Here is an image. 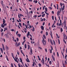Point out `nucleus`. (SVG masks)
Segmentation results:
<instances>
[{
  "label": "nucleus",
  "mask_w": 67,
  "mask_h": 67,
  "mask_svg": "<svg viewBox=\"0 0 67 67\" xmlns=\"http://www.w3.org/2000/svg\"><path fill=\"white\" fill-rule=\"evenodd\" d=\"M43 37L44 38V39H46V36L44 35H43Z\"/></svg>",
  "instance_id": "nucleus-24"
},
{
  "label": "nucleus",
  "mask_w": 67,
  "mask_h": 67,
  "mask_svg": "<svg viewBox=\"0 0 67 67\" xmlns=\"http://www.w3.org/2000/svg\"><path fill=\"white\" fill-rule=\"evenodd\" d=\"M45 20H46V19H45H45H42L41 20V21H45Z\"/></svg>",
  "instance_id": "nucleus-13"
},
{
  "label": "nucleus",
  "mask_w": 67,
  "mask_h": 67,
  "mask_svg": "<svg viewBox=\"0 0 67 67\" xmlns=\"http://www.w3.org/2000/svg\"><path fill=\"white\" fill-rule=\"evenodd\" d=\"M17 35V36H18V37H21V35L20 34H18Z\"/></svg>",
  "instance_id": "nucleus-12"
},
{
  "label": "nucleus",
  "mask_w": 67,
  "mask_h": 67,
  "mask_svg": "<svg viewBox=\"0 0 67 67\" xmlns=\"http://www.w3.org/2000/svg\"><path fill=\"white\" fill-rule=\"evenodd\" d=\"M52 59H53V60L54 61H55V58H54V57L53 56V55H52Z\"/></svg>",
  "instance_id": "nucleus-15"
},
{
  "label": "nucleus",
  "mask_w": 67,
  "mask_h": 67,
  "mask_svg": "<svg viewBox=\"0 0 67 67\" xmlns=\"http://www.w3.org/2000/svg\"><path fill=\"white\" fill-rule=\"evenodd\" d=\"M3 29H1V32H3Z\"/></svg>",
  "instance_id": "nucleus-32"
},
{
  "label": "nucleus",
  "mask_w": 67,
  "mask_h": 67,
  "mask_svg": "<svg viewBox=\"0 0 67 67\" xmlns=\"http://www.w3.org/2000/svg\"><path fill=\"white\" fill-rule=\"evenodd\" d=\"M16 40L17 42H18V41H19V38H16Z\"/></svg>",
  "instance_id": "nucleus-47"
},
{
  "label": "nucleus",
  "mask_w": 67,
  "mask_h": 67,
  "mask_svg": "<svg viewBox=\"0 0 67 67\" xmlns=\"http://www.w3.org/2000/svg\"><path fill=\"white\" fill-rule=\"evenodd\" d=\"M38 65H39V66L40 67L42 66V65H41V64L40 63Z\"/></svg>",
  "instance_id": "nucleus-29"
},
{
  "label": "nucleus",
  "mask_w": 67,
  "mask_h": 67,
  "mask_svg": "<svg viewBox=\"0 0 67 67\" xmlns=\"http://www.w3.org/2000/svg\"><path fill=\"white\" fill-rule=\"evenodd\" d=\"M45 15V14L44 13L42 15V17H44Z\"/></svg>",
  "instance_id": "nucleus-27"
},
{
  "label": "nucleus",
  "mask_w": 67,
  "mask_h": 67,
  "mask_svg": "<svg viewBox=\"0 0 67 67\" xmlns=\"http://www.w3.org/2000/svg\"><path fill=\"white\" fill-rule=\"evenodd\" d=\"M61 32H62V31H63V28H61Z\"/></svg>",
  "instance_id": "nucleus-23"
},
{
  "label": "nucleus",
  "mask_w": 67,
  "mask_h": 67,
  "mask_svg": "<svg viewBox=\"0 0 67 67\" xmlns=\"http://www.w3.org/2000/svg\"><path fill=\"white\" fill-rule=\"evenodd\" d=\"M6 48L7 49V50H9V47L7 46V45H6Z\"/></svg>",
  "instance_id": "nucleus-16"
},
{
  "label": "nucleus",
  "mask_w": 67,
  "mask_h": 67,
  "mask_svg": "<svg viewBox=\"0 0 67 67\" xmlns=\"http://www.w3.org/2000/svg\"><path fill=\"white\" fill-rule=\"evenodd\" d=\"M12 20H13V21H12V22H13V23H14V21H15V20H14V18H12Z\"/></svg>",
  "instance_id": "nucleus-20"
},
{
  "label": "nucleus",
  "mask_w": 67,
  "mask_h": 67,
  "mask_svg": "<svg viewBox=\"0 0 67 67\" xmlns=\"http://www.w3.org/2000/svg\"><path fill=\"white\" fill-rule=\"evenodd\" d=\"M4 34V32H3L1 33V34H2V36H3V34Z\"/></svg>",
  "instance_id": "nucleus-37"
},
{
  "label": "nucleus",
  "mask_w": 67,
  "mask_h": 67,
  "mask_svg": "<svg viewBox=\"0 0 67 67\" xmlns=\"http://www.w3.org/2000/svg\"><path fill=\"white\" fill-rule=\"evenodd\" d=\"M52 13L53 14H54V12L53 11H52Z\"/></svg>",
  "instance_id": "nucleus-58"
},
{
  "label": "nucleus",
  "mask_w": 67,
  "mask_h": 67,
  "mask_svg": "<svg viewBox=\"0 0 67 67\" xmlns=\"http://www.w3.org/2000/svg\"><path fill=\"white\" fill-rule=\"evenodd\" d=\"M0 49L2 53H3V50L2 49V48H1Z\"/></svg>",
  "instance_id": "nucleus-19"
},
{
  "label": "nucleus",
  "mask_w": 67,
  "mask_h": 67,
  "mask_svg": "<svg viewBox=\"0 0 67 67\" xmlns=\"http://www.w3.org/2000/svg\"><path fill=\"white\" fill-rule=\"evenodd\" d=\"M43 40H42V43H43L44 46H45V44H46V41H45L44 40V38H43Z\"/></svg>",
  "instance_id": "nucleus-1"
},
{
  "label": "nucleus",
  "mask_w": 67,
  "mask_h": 67,
  "mask_svg": "<svg viewBox=\"0 0 67 67\" xmlns=\"http://www.w3.org/2000/svg\"><path fill=\"white\" fill-rule=\"evenodd\" d=\"M12 57H13V53H12Z\"/></svg>",
  "instance_id": "nucleus-62"
},
{
  "label": "nucleus",
  "mask_w": 67,
  "mask_h": 67,
  "mask_svg": "<svg viewBox=\"0 0 67 67\" xmlns=\"http://www.w3.org/2000/svg\"><path fill=\"white\" fill-rule=\"evenodd\" d=\"M58 41L59 44H60V41H59V39H58Z\"/></svg>",
  "instance_id": "nucleus-38"
},
{
  "label": "nucleus",
  "mask_w": 67,
  "mask_h": 67,
  "mask_svg": "<svg viewBox=\"0 0 67 67\" xmlns=\"http://www.w3.org/2000/svg\"><path fill=\"white\" fill-rule=\"evenodd\" d=\"M56 5H57V9L58 10V4H56Z\"/></svg>",
  "instance_id": "nucleus-33"
},
{
  "label": "nucleus",
  "mask_w": 67,
  "mask_h": 67,
  "mask_svg": "<svg viewBox=\"0 0 67 67\" xmlns=\"http://www.w3.org/2000/svg\"><path fill=\"white\" fill-rule=\"evenodd\" d=\"M50 65H52V62L51 61H50L49 63Z\"/></svg>",
  "instance_id": "nucleus-28"
},
{
  "label": "nucleus",
  "mask_w": 67,
  "mask_h": 67,
  "mask_svg": "<svg viewBox=\"0 0 67 67\" xmlns=\"http://www.w3.org/2000/svg\"><path fill=\"white\" fill-rule=\"evenodd\" d=\"M49 9H50V10H52V8L51 7H49Z\"/></svg>",
  "instance_id": "nucleus-49"
},
{
  "label": "nucleus",
  "mask_w": 67,
  "mask_h": 67,
  "mask_svg": "<svg viewBox=\"0 0 67 67\" xmlns=\"http://www.w3.org/2000/svg\"><path fill=\"white\" fill-rule=\"evenodd\" d=\"M45 51L46 52H47V49H46V48L45 49Z\"/></svg>",
  "instance_id": "nucleus-61"
},
{
  "label": "nucleus",
  "mask_w": 67,
  "mask_h": 67,
  "mask_svg": "<svg viewBox=\"0 0 67 67\" xmlns=\"http://www.w3.org/2000/svg\"><path fill=\"white\" fill-rule=\"evenodd\" d=\"M11 65L12 67H13V64L12 63H11Z\"/></svg>",
  "instance_id": "nucleus-60"
},
{
  "label": "nucleus",
  "mask_w": 67,
  "mask_h": 67,
  "mask_svg": "<svg viewBox=\"0 0 67 67\" xmlns=\"http://www.w3.org/2000/svg\"><path fill=\"white\" fill-rule=\"evenodd\" d=\"M53 41L54 44V45H55V41L54 40Z\"/></svg>",
  "instance_id": "nucleus-44"
},
{
  "label": "nucleus",
  "mask_w": 67,
  "mask_h": 67,
  "mask_svg": "<svg viewBox=\"0 0 67 67\" xmlns=\"http://www.w3.org/2000/svg\"><path fill=\"white\" fill-rule=\"evenodd\" d=\"M59 13H60V12L59 10L57 12V14H59Z\"/></svg>",
  "instance_id": "nucleus-42"
},
{
  "label": "nucleus",
  "mask_w": 67,
  "mask_h": 67,
  "mask_svg": "<svg viewBox=\"0 0 67 67\" xmlns=\"http://www.w3.org/2000/svg\"><path fill=\"white\" fill-rule=\"evenodd\" d=\"M25 26L26 27V29H27V26L26 24H25Z\"/></svg>",
  "instance_id": "nucleus-45"
},
{
  "label": "nucleus",
  "mask_w": 67,
  "mask_h": 67,
  "mask_svg": "<svg viewBox=\"0 0 67 67\" xmlns=\"http://www.w3.org/2000/svg\"><path fill=\"white\" fill-rule=\"evenodd\" d=\"M31 30H32L33 32H34V31H35V29L34 28V27H33V29H31Z\"/></svg>",
  "instance_id": "nucleus-18"
},
{
  "label": "nucleus",
  "mask_w": 67,
  "mask_h": 67,
  "mask_svg": "<svg viewBox=\"0 0 67 67\" xmlns=\"http://www.w3.org/2000/svg\"><path fill=\"white\" fill-rule=\"evenodd\" d=\"M4 29H5V30H8V28L7 27H6L5 28H4Z\"/></svg>",
  "instance_id": "nucleus-39"
},
{
  "label": "nucleus",
  "mask_w": 67,
  "mask_h": 67,
  "mask_svg": "<svg viewBox=\"0 0 67 67\" xmlns=\"http://www.w3.org/2000/svg\"><path fill=\"white\" fill-rule=\"evenodd\" d=\"M3 24H4L5 23V20H4V19H3Z\"/></svg>",
  "instance_id": "nucleus-11"
},
{
  "label": "nucleus",
  "mask_w": 67,
  "mask_h": 67,
  "mask_svg": "<svg viewBox=\"0 0 67 67\" xmlns=\"http://www.w3.org/2000/svg\"><path fill=\"white\" fill-rule=\"evenodd\" d=\"M30 52L31 53H30V55H32L33 54V53H32V47L30 48Z\"/></svg>",
  "instance_id": "nucleus-4"
},
{
  "label": "nucleus",
  "mask_w": 67,
  "mask_h": 67,
  "mask_svg": "<svg viewBox=\"0 0 67 67\" xmlns=\"http://www.w3.org/2000/svg\"><path fill=\"white\" fill-rule=\"evenodd\" d=\"M20 60L21 62H22V59H21V58H20Z\"/></svg>",
  "instance_id": "nucleus-34"
},
{
  "label": "nucleus",
  "mask_w": 67,
  "mask_h": 67,
  "mask_svg": "<svg viewBox=\"0 0 67 67\" xmlns=\"http://www.w3.org/2000/svg\"><path fill=\"white\" fill-rule=\"evenodd\" d=\"M1 4L2 5L3 8H4V4L3 3V1H1Z\"/></svg>",
  "instance_id": "nucleus-8"
},
{
  "label": "nucleus",
  "mask_w": 67,
  "mask_h": 67,
  "mask_svg": "<svg viewBox=\"0 0 67 67\" xmlns=\"http://www.w3.org/2000/svg\"><path fill=\"white\" fill-rule=\"evenodd\" d=\"M37 3V0H36L35 1V3Z\"/></svg>",
  "instance_id": "nucleus-53"
},
{
  "label": "nucleus",
  "mask_w": 67,
  "mask_h": 67,
  "mask_svg": "<svg viewBox=\"0 0 67 67\" xmlns=\"http://www.w3.org/2000/svg\"><path fill=\"white\" fill-rule=\"evenodd\" d=\"M30 31H29L28 32L27 34L26 35V36L27 37H28V38H29V36L30 35Z\"/></svg>",
  "instance_id": "nucleus-6"
},
{
  "label": "nucleus",
  "mask_w": 67,
  "mask_h": 67,
  "mask_svg": "<svg viewBox=\"0 0 67 67\" xmlns=\"http://www.w3.org/2000/svg\"><path fill=\"white\" fill-rule=\"evenodd\" d=\"M17 26H18V27L19 29H20L21 28L20 27V26H19V25H18Z\"/></svg>",
  "instance_id": "nucleus-48"
},
{
  "label": "nucleus",
  "mask_w": 67,
  "mask_h": 67,
  "mask_svg": "<svg viewBox=\"0 0 67 67\" xmlns=\"http://www.w3.org/2000/svg\"><path fill=\"white\" fill-rule=\"evenodd\" d=\"M41 28L42 30H44V26H41Z\"/></svg>",
  "instance_id": "nucleus-10"
},
{
  "label": "nucleus",
  "mask_w": 67,
  "mask_h": 67,
  "mask_svg": "<svg viewBox=\"0 0 67 67\" xmlns=\"http://www.w3.org/2000/svg\"><path fill=\"white\" fill-rule=\"evenodd\" d=\"M66 20H65V19L63 23V25H64V27H66Z\"/></svg>",
  "instance_id": "nucleus-3"
},
{
  "label": "nucleus",
  "mask_w": 67,
  "mask_h": 67,
  "mask_svg": "<svg viewBox=\"0 0 67 67\" xmlns=\"http://www.w3.org/2000/svg\"><path fill=\"white\" fill-rule=\"evenodd\" d=\"M45 10L46 11V12H47V8L46 7L45 8Z\"/></svg>",
  "instance_id": "nucleus-26"
},
{
  "label": "nucleus",
  "mask_w": 67,
  "mask_h": 67,
  "mask_svg": "<svg viewBox=\"0 0 67 67\" xmlns=\"http://www.w3.org/2000/svg\"><path fill=\"white\" fill-rule=\"evenodd\" d=\"M57 55L58 57H59V54H58V52H57Z\"/></svg>",
  "instance_id": "nucleus-43"
},
{
  "label": "nucleus",
  "mask_w": 67,
  "mask_h": 67,
  "mask_svg": "<svg viewBox=\"0 0 67 67\" xmlns=\"http://www.w3.org/2000/svg\"><path fill=\"white\" fill-rule=\"evenodd\" d=\"M3 25L4 24H1V26L2 27H3V28L4 27Z\"/></svg>",
  "instance_id": "nucleus-31"
},
{
  "label": "nucleus",
  "mask_w": 67,
  "mask_h": 67,
  "mask_svg": "<svg viewBox=\"0 0 67 67\" xmlns=\"http://www.w3.org/2000/svg\"><path fill=\"white\" fill-rule=\"evenodd\" d=\"M2 45L3 46V48L4 51H5V49H4V45L3 44H2Z\"/></svg>",
  "instance_id": "nucleus-17"
},
{
  "label": "nucleus",
  "mask_w": 67,
  "mask_h": 67,
  "mask_svg": "<svg viewBox=\"0 0 67 67\" xmlns=\"http://www.w3.org/2000/svg\"><path fill=\"white\" fill-rule=\"evenodd\" d=\"M46 34L47 36L48 35V32H47V31L46 32Z\"/></svg>",
  "instance_id": "nucleus-41"
},
{
  "label": "nucleus",
  "mask_w": 67,
  "mask_h": 67,
  "mask_svg": "<svg viewBox=\"0 0 67 67\" xmlns=\"http://www.w3.org/2000/svg\"><path fill=\"white\" fill-rule=\"evenodd\" d=\"M63 67H66V66H65V65L64 64H63Z\"/></svg>",
  "instance_id": "nucleus-64"
},
{
  "label": "nucleus",
  "mask_w": 67,
  "mask_h": 67,
  "mask_svg": "<svg viewBox=\"0 0 67 67\" xmlns=\"http://www.w3.org/2000/svg\"><path fill=\"white\" fill-rule=\"evenodd\" d=\"M61 25H62V24L61 23H59V26H61Z\"/></svg>",
  "instance_id": "nucleus-46"
},
{
  "label": "nucleus",
  "mask_w": 67,
  "mask_h": 67,
  "mask_svg": "<svg viewBox=\"0 0 67 67\" xmlns=\"http://www.w3.org/2000/svg\"><path fill=\"white\" fill-rule=\"evenodd\" d=\"M26 39V38L25 37H23V40H25V39Z\"/></svg>",
  "instance_id": "nucleus-40"
},
{
  "label": "nucleus",
  "mask_w": 67,
  "mask_h": 67,
  "mask_svg": "<svg viewBox=\"0 0 67 67\" xmlns=\"http://www.w3.org/2000/svg\"><path fill=\"white\" fill-rule=\"evenodd\" d=\"M18 65L19 67H21V66H20V64H18Z\"/></svg>",
  "instance_id": "nucleus-63"
},
{
  "label": "nucleus",
  "mask_w": 67,
  "mask_h": 67,
  "mask_svg": "<svg viewBox=\"0 0 67 67\" xmlns=\"http://www.w3.org/2000/svg\"><path fill=\"white\" fill-rule=\"evenodd\" d=\"M63 36L64 38H65V37H66V35H65V34L64 33L63 34Z\"/></svg>",
  "instance_id": "nucleus-22"
},
{
  "label": "nucleus",
  "mask_w": 67,
  "mask_h": 67,
  "mask_svg": "<svg viewBox=\"0 0 67 67\" xmlns=\"http://www.w3.org/2000/svg\"><path fill=\"white\" fill-rule=\"evenodd\" d=\"M54 24H53V25H52V27H53V26H54Z\"/></svg>",
  "instance_id": "nucleus-59"
},
{
  "label": "nucleus",
  "mask_w": 67,
  "mask_h": 67,
  "mask_svg": "<svg viewBox=\"0 0 67 67\" xmlns=\"http://www.w3.org/2000/svg\"><path fill=\"white\" fill-rule=\"evenodd\" d=\"M54 16H52V19L53 20H54Z\"/></svg>",
  "instance_id": "nucleus-36"
},
{
  "label": "nucleus",
  "mask_w": 67,
  "mask_h": 67,
  "mask_svg": "<svg viewBox=\"0 0 67 67\" xmlns=\"http://www.w3.org/2000/svg\"><path fill=\"white\" fill-rule=\"evenodd\" d=\"M30 45H28V49H30Z\"/></svg>",
  "instance_id": "nucleus-21"
},
{
  "label": "nucleus",
  "mask_w": 67,
  "mask_h": 67,
  "mask_svg": "<svg viewBox=\"0 0 67 67\" xmlns=\"http://www.w3.org/2000/svg\"><path fill=\"white\" fill-rule=\"evenodd\" d=\"M19 15H18V17L19 19H20V14L19 13Z\"/></svg>",
  "instance_id": "nucleus-52"
},
{
  "label": "nucleus",
  "mask_w": 67,
  "mask_h": 67,
  "mask_svg": "<svg viewBox=\"0 0 67 67\" xmlns=\"http://www.w3.org/2000/svg\"><path fill=\"white\" fill-rule=\"evenodd\" d=\"M11 31H12L13 32L14 31V30L13 29H12V30H11Z\"/></svg>",
  "instance_id": "nucleus-50"
},
{
  "label": "nucleus",
  "mask_w": 67,
  "mask_h": 67,
  "mask_svg": "<svg viewBox=\"0 0 67 67\" xmlns=\"http://www.w3.org/2000/svg\"><path fill=\"white\" fill-rule=\"evenodd\" d=\"M17 59H17V58H16V57H15V59L14 60L15 61V62H17V63H18L19 62H18V61L17 60Z\"/></svg>",
  "instance_id": "nucleus-7"
},
{
  "label": "nucleus",
  "mask_w": 67,
  "mask_h": 67,
  "mask_svg": "<svg viewBox=\"0 0 67 67\" xmlns=\"http://www.w3.org/2000/svg\"><path fill=\"white\" fill-rule=\"evenodd\" d=\"M50 42L51 44H52L53 45V43L52 42V41H51Z\"/></svg>",
  "instance_id": "nucleus-55"
},
{
  "label": "nucleus",
  "mask_w": 67,
  "mask_h": 67,
  "mask_svg": "<svg viewBox=\"0 0 67 67\" xmlns=\"http://www.w3.org/2000/svg\"><path fill=\"white\" fill-rule=\"evenodd\" d=\"M64 43L65 44H66V41L65 40H64Z\"/></svg>",
  "instance_id": "nucleus-54"
},
{
  "label": "nucleus",
  "mask_w": 67,
  "mask_h": 67,
  "mask_svg": "<svg viewBox=\"0 0 67 67\" xmlns=\"http://www.w3.org/2000/svg\"><path fill=\"white\" fill-rule=\"evenodd\" d=\"M15 45H16V47H18V46H20V42H19L18 44V42H16L15 44Z\"/></svg>",
  "instance_id": "nucleus-2"
},
{
  "label": "nucleus",
  "mask_w": 67,
  "mask_h": 67,
  "mask_svg": "<svg viewBox=\"0 0 67 67\" xmlns=\"http://www.w3.org/2000/svg\"><path fill=\"white\" fill-rule=\"evenodd\" d=\"M52 59H53V60L54 61H55V58H54V57L53 56V55H52Z\"/></svg>",
  "instance_id": "nucleus-14"
},
{
  "label": "nucleus",
  "mask_w": 67,
  "mask_h": 67,
  "mask_svg": "<svg viewBox=\"0 0 67 67\" xmlns=\"http://www.w3.org/2000/svg\"><path fill=\"white\" fill-rule=\"evenodd\" d=\"M33 17V18H36V17H37V15H35Z\"/></svg>",
  "instance_id": "nucleus-30"
},
{
  "label": "nucleus",
  "mask_w": 67,
  "mask_h": 67,
  "mask_svg": "<svg viewBox=\"0 0 67 67\" xmlns=\"http://www.w3.org/2000/svg\"><path fill=\"white\" fill-rule=\"evenodd\" d=\"M60 5L61 7H62V6L63 5V4H62V3H60Z\"/></svg>",
  "instance_id": "nucleus-57"
},
{
  "label": "nucleus",
  "mask_w": 67,
  "mask_h": 67,
  "mask_svg": "<svg viewBox=\"0 0 67 67\" xmlns=\"http://www.w3.org/2000/svg\"><path fill=\"white\" fill-rule=\"evenodd\" d=\"M27 46H26V44H25V48H26Z\"/></svg>",
  "instance_id": "nucleus-25"
},
{
  "label": "nucleus",
  "mask_w": 67,
  "mask_h": 67,
  "mask_svg": "<svg viewBox=\"0 0 67 67\" xmlns=\"http://www.w3.org/2000/svg\"><path fill=\"white\" fill-rule=\"evenodd\" d=\"M27 59H26V61L27 62H30V60H29V58H27Z\"/></svg>",
  "instance_id": "nucleus-9"
},
{
  "label": "nucleus",
  "mask_w": 67,
  "mask_h": 67,
  "mask_svg": "<svg viewBox=\"0 0 67 67\" xmlns=\"http://www.w3.org/2000/svg\"><path fill=\"white\" fill-rule=\"evenodd\" d=\"M65 58L66 59H67V55H66V54L65 55Z\"/></svg>",
  "instance_id": "nucleus-35"
},
{
  "label": "nucleus",
  "mask_w": 67,
  "mask_h": 67,
  "mask_svg": "<svg viewBox=\"0 0 67 67\" xmlns=\"http://www.w3.org/2000/svg\"><path fill=\"white\" fill-rule=\"evenodd\" d=\"M41 63L43 64V65L45 64V63H44V58H42V60L41 61Z\"/></svg>",
  "instance_id": "nucleus-5"
},
{
  "label": "nucleus",
  "mask_w": 67,
  "mask_h": 67,
  "mask_svg": "<svg viewBox=\"0 0 67 67\" xmlns=\"http://www.w3.org/2000/svg\"><path fill=\"white\" fill-rule=\"evenodd\" d=\"M21 53L22 54H24V53H23V52H22V50H21Z\"/></svg>",
  "instance_id": "nucleus-56"
},
{
  "label": "nucleus",
  "mask_w": 67,
  "mask_h": 67,
  "mask_svg": "<svg viewBox=\"0 0 67 67\" xmlns=\"http://www.w3.org/2000/svg\"><path fill=\"white\" fill-rule=\"evenodd\" d=\"M19 25L20 26H21V25H22V24H21V23H19Z\"/></svg>",
  "instance_id": "nucleus-51"
}]
</instances>
